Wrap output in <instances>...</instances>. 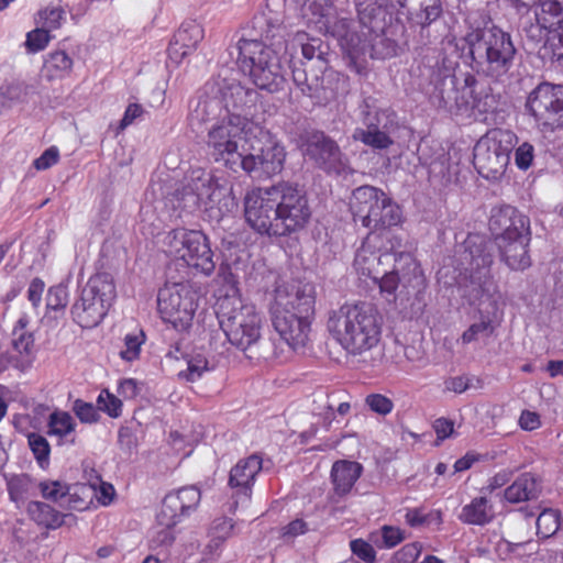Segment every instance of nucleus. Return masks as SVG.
I'll return each instance as SVG.
<instances>
[{
  "instance_id": "f257e3e1",
  "label": "nucleus",
  "mask_w": 563,
  "mask_h": 563,
  "mask_svg": "<svg viewBox=\"0 0 563 563\" xmlns=\"http://www.w3.org/2000/svg\"><path fill=\"white\" fill-rule=\"evenodd\" d=\"M244 218L257 233L284 236L300 230L310 218L306 197L287 183L254 188L244 197Z\"/></svg>"
},
{
  "instance_id": "f03ea898",
  "label": "nucleus",
  "mask_w": 563,
  "mask_h": 563,
  "mask_svg": "<svg viewBox=\"0 0 563 563\" xmlns=\"http://www.w3.org/2000/svg\"><path fill=\"white\" fill-rule=\"evenodd\" d=\"M228 283V292L217 300V314L230 344L251 361H285L287 356L284 350H278L273 342L263 338V319L254 305L242 299L233 276Z\"/></svg>"
},
{
  "instance_id": "7ed1b4c3",
  "label": "nucleus",
  "mask_w": 563,
  "mask_h": 563,
  "mask_svg": "<svg viewBox=\"0 0 563 563\" xmlns=\"http://www.w3.org/2000/svg\"><path fill=\"white\" fill-rule=\"evenodd\" d=\"M409 0H356L358 22L336 21L332 33L343 52L356 62L366 55L386 58L394 54V43L383 34L384 10L399 11Z\"/></svg>"
},
{
  "instance_id": "20e7f679",
  "label": "nucleus",
  "mask_w": 563,
  "mask_h": 563,
  "mask_svg": "<svg viewBox=\"0 0 563 563\" xmlns=\"http://www.w3.org/2000/svg\"><path fill=\"white\" fill-rule=\"evenodd\" d=\"M218 110L219 118L208 128L207 150L216 162L236 170L245 153L246 143L252 134L258 131V123L241 114L231 113L228 109H220L217 100L199 101L192 117L208 121Z\"/></svg>"
},
{
  "instance_id": "39448f33",
  "label": "nucleus",
  "mask_w": 563,
  "mask_h": 563,
  "mask_svg": "<svg viewBox=\"0 0 563 563\" xmlns=\"http://www.w3.org/2000/svg\"><path fill=\"white\" fill-rule=\"evenodd\" d=\"M382 327L377 308L366 301L344 303L330 312L327 322L330 336L346 355L363 360L378 346Z\"/></svg>"
},
{
  "instance_id": "423d86ee",
  "label": "nucleus",
  "mask_w": 563,
  "mask_h": 563,
  "mask_svg": "<svg viewBox=\"0 0 563 563\" xmlns=\"http://www.w3.org/2000/svg\"><path fill=\"white\" fill-rule=\"evenodd\" d=\"M314 311V287L311 284L280 283L271 305L272 322L280 339L294 351L310 340Z\"/></svg>"
},
{
  "instance_id": "0eeeda50",
  "label": "nucleus",
  "mask_w": 563,
  "mask_h": 563,
  "mask_svg": "<svg viewBox=\"0 0 563 563\" xmlns=\"http://www.w3.org/2000/svg\"><path fill=\"white\" fill-rule=\"evenodd\" d=\"M239 48L240 67L257 88L271 92L282 88L286 67L292 56V53H288V45L283 37L275 38L269 44L257 40H243Z\"/></svg>"
},
{
  "instance_id": "6e6552de",
  "label": "nucleus",
  "mask_w": 563,
  "mask_h": 563,
  "mask_svg": "<svg viewBox=\"0 0 563 563\" xmlns=\"http://www.w3.org/2000/svg\"><path fill=\"white\" fill-rule=\"evenodd\" d=\"M350 209L354 221L371 230L369 233L387 232L404 222L400 206L384 190L374 186L354 189Z\"/></svg>"
},
{
  "instance_id": "1a4fd4ad",
  "label": "nucleus",
  "mask_w": 563,
  "mask_h": 563,
  "mask_svg": "<svg viewBox=\"0 0 563 563\" xmlns=\"http://www.w3.org/2000/svg\"><path fill=\"white\" fill-rule=\"evenodd\" d=\"M177 196L181 208L203 207L216 218L223 217L236 206L232 188L220 184L210 173L201 168L190 172L183 190Z\"/></svg>"
},
{
  "instance_id": "9d476101",
  "label": "nucleus",
  "mask_w": 563,
  "mask_h": 563,
  "mask_svg": "<svg viewBox=\"0 0 563 563\" xmlns=\"http://www.w3.org/2000/svg\"><path fill=\"white\" fill-rule=\"evenodd\" d=\"M164 253L187 267L209 276L216 268L208 236L199 230L176 229L167 232L162 241Z\"/></svg>"
},
{
  "instance_id": "9b49d317",
  "label": "nucleus",
  "mask_w": 563,
  "mask_h": 563,
  "mask_svg": "<svg viewBox=\"0 0 563 563\" xmlns=\"http://www.w3.org/2000/svg\"><path fill=\"white\" fill-rule=\"evenodd\" d=\"M391 271L386 266L378 276L379 290L387 300L402 303L405 298L413 295L418 300L427 287L426 277L420 265L410 253L400 252L394 256Z\"/></svg>"
},
{
  "instance_id": "f8f14e48",
  "label": "nucleus",
  "mask_w": 563,
  "mask_h": 563,
  "mask_svg": "<svg viewBox=\"0 0 563 563\" xmlns=\"http://www.w3.org/2000/svg\"><path fill=\"white\" fill-rule=\"evenodd\" d=\"M286 161V150L280 141L258 124L246 143L245 153L238 166L249 175L273 177L279 174Z\"/></svg>"
},
{
  "instance_id": "ddd939ff",
  "label": "nucleus",
  "mask_w": 563,
  "mask_h": 563,
  "mask_svg": "<svg viewBox=\"0 0 563 563\" xmlns=\"http://www.w3.org/2000/svg\"><path fill=\"white\" fill-rule=\"evenodd\" d=\"M117 298L113 277L107 273L90 277L73 306L75 321L82 328L98 325L107 316Z\"/></svg>"
},
{
  "instance_id": "4468645a",
  "label": "nucleus",
  "mask_w": 563,
  "mask_h": 563,
  "mask_svg": "<svg viewBox=\"0 0 563 563\" xmlns=\"http://www.w3.org/2000/svg\"><path fill=\"white\" fill-rule=\"evenodd\" d=\"M198 291L187 283L166 284L157 295V309L162 320L175 331L187 332L198 308Z\"/></svg>"
},
{
  "instance_id": "2eb2a0df",
  "label": "nucleus",
  "mask_w": 563,
  "mask_h": 563,
  "mask_svg": "<svg viewBox=\"0 0 563 563\" xmlns=\"http://www.w3.org/2000/svg\"><path fill=\"white\" fill-rule=\"evenodd\" d=\"M473 60L486 62L490 71L504 74L510 67L515 47L509 34L500 29L474 30L465 36Z\"/></svg>"
},
{
  "instance_id": "dca6fc26",
  "label": "nucleus",
  "mask_w": 563,
  "mask_h": 563,
  "mask_svg": "<svg viewBox=\"0 0 563 563\" xmlns=\"http://www.w3.org/2000/svg\"><path fill=\"white\" fill-rule=\"evenodd\" d=\"M518 139L509 130L494 129L482 136L474 147V166L486 179H498L510 161Z\"/></svg>"
},
{
  "instance_id": "f3484780",
  "label": "nucleus",
  "mask_w": 563,
  "mask_h": 563,
  "mask_svg": "<svg viewBox=\"0 0 563 563\" xmlns=\"http://www.w3.org/2000/svg\"><path fill=\"white\" fill-rule=\"evenodd\" d=\"M527 108L543 131L563 128V86L548 82L532 90Z\"/></svg>"
},
{
  "instance_id": "a211bd4d",
  "label": "nucleus",
  "mask_w": 563,
  "mask_h": 563,
  "mask_svg": "<svg viewBox=\"0 0 563 563\" xmlns=\"http://www.w3.org/2000/svg\"><path fill=\"white\" fill-rule=\"evenodd\" d=\"M538 24L549 30L542 56L550 59L563 57V0H538Z\"/></svg>"
},
{
  "instance_id": "6ab92c4d",
  "label": "nucleus",
  "mask_w": 563,
  "mask_h": 563,
  "mask_svg": "<svg viewBox=\"0 0 563 563\" xmlns=\"http://www.w3.org/2000/svg\"><path fill=\"white\" fill-rule=\"evenodd\" d=\"M382 236L377 233H368L361 246L356 250L353 269L361 279L378 280L382 269L394 260L396 254L380 251Z\"/></svg>"
},
{
  "instance_id": "aec40b11",
  "label": "nucleus",
  "mask_w": 563,
  "mask_h": 563,
  "mask_svg": "<svg viewBox=\"0 0 563 563\" xmlns=\"http://www.w3.org/2000/svg\"><path fill=\"white\" fill-rule=\"evenodd\" d=\"M463 291L468 302L477 307L482 313L490 314L497 310L500 294L488 267L472 273Z\"/></svg>"
},
{
  "instance_id": "412c9836",
  "label": "nucleus",
  "mask_w": 563,
  "mask_h": 563,
  "mask_svg": "<svg viewBox=\"0 0 563 563\" xmlns=\"http://www.w3.org/2000/svg\"><path fill=\"white\" fill-rule=\"evenodd\" d=\"M201 493L195 486L183 487L165 496L159 509V520L164 525H178L190 516L200 504Z\"/></svg>"
},
{
  "instance_id": "4be33fe9",
  "label": "nucleus",
  "mask_w": 563,
  "mask_h": 563,
  "mask_svg": "<svg viewBox=\"0 0 563 563\" xmlns=\"http://www.w3.org/2000/svg\"><path fill=\"white\" fill-rule=\"evenodd\" d=\"M529 242V234L525 230H518L517 227H508L505 232L497 238L501 258L510 269L523 271L531 265V260L528 254Z\"/></svg>"
},
{
  "instance_id": "5701e85b",
  "label": "nucleus",
  "mask_w": 563,
  "mask_h": 563,
  "mask_svg": "<svg viewBox=\"0 0 563 563\" xmlns=\"http://www.w3.org/2000/svg\"><path fill=\"white\" fill-rule=\"evenodd\" d=\"M305 153L327 172L340 174L346 167L339 146L323 134H313L307 143Z\"/></svg>"
},
{
  "instance_id": "b1692460",
  "label": "nucleus",
  "mask_w": 563,
  "mask_h": 563,
  "mask_svg": "<svg viewBox=\"0 0 563 563\" xmlns=\"http://www.w3.org/2000/svg\"><path fill=\"white\" fill-rule=\"evenodd\" d=\"M263 467V461L258 455H250L240 460L231 470L229 484L232 488H239V495L243 503L251 498V488L256 476Z\"/></svg>"
},
{
  "instance_id": "393cba45",
  "label": "nucleus",
  "mask_w": 563,
  "mask_h": 563,
  "mask_svg": "<svg viewBox=\"0 0 563 563\" xmlns=\"http://www.w3.org/2000/svg\"><path fill=\"white\" fill-rule=\"evenodd\" d=\"M205 36L203 27L196 21H189L181 24L174 35V40L168 48L172 59L180 60L191 51L196 49Z\"/></svg>"
},
{
  "instance_id": "a878e982",
  "label": "nucleus",
  "mask_w": 563,
  "mask_h": 563,
  "mask_svg": "<svg viewBox=\"0 0 563 563\" xmlns=\"http://www.w3.org/2000/svg\"><path fill=\"white\" fill-rule=\"evenodd\" d=\"M26 320L24 318L19 319L13 330L12 350L8 364H2L0 361V372L4 371L8 366L24 368L30 364L29 355L32 352L34 340L33 335L24 330Z\"/></svg>"
},
{
  "instance_id": "bb28decb",
  "label": "nucleus",
  "mask_w": 563,
  "mask_h": 563,
  "mask_svg": "<svg viewBox=\"0 0 563 563\" xmlns=\"http://www.w3.org/2000/svg\"><path fill=\"white\" fill-rule=\"evenodd\" d=\"M363 471L360 463L341 460L332 465L331 478L335 494L344 496L349 494Z\"/></svg>"
},
{
  "instance_id": "cd10ccee",
  "label": "nucleus",
  "mask_w": 563,
  "mask_h": 563,
  "mask_svg": "<svg viewBox=\"0 0 563 563\" xmlns=\"http://www.w3.org/2000/svg\"><path fill=\"white\" fill-rule=\"evenodd\" d=\"M494 518V510L486 497H476L470 504L465 505L459 519L467 525L484 526Z\"/></svg>"
},
{
  "instance_id": "c85d7f7f",
  "label": "nucleus",
  "mask_w": 563,
  "mask_h": 563,
  "mask_svg": "<svg viewBox=\"0 0 563 563\" xmlns=\"http://www.w3.org/2000/svg\"><path fill=\"white\" fill-rule=\"evenodd\" d=\"M73 58L64 51H54L47 54L43 65V76L49 80L64 79L71 74Z\"/></svg>"
},
{
  "instance_id": "c756f323",
  "label": "nucleus",
  "mask_w": 563,
  "mask_h": 563,
  "mask_svg": "<svg viewBox=\"0 0 563 563\" xmlns=\"http://www.w3.org/2000/svg\"><path fill=\"white\" fill-rule=\"evenodd\" d=\"M539 490L537 479L531 474L526 473L505 489L504 496L509 503H521L536 498Z\"/></svg>"
},
{
  "instance_id": "7c9ffc66",
  "label": "nucleus",
  "mask_w": 563,
  "mask_h": 563,
  "mask_svg": "<svg viewBox=\"0 0 563 563\" xmlns=\"http://www.w3.org/2000/svg\"><path fill=\"white\" fill-rule=\"evenodd\" d=\"M26 512L37 526L46 529H57L64 523V515L42 501L29 503Z\"/></svg>"
},
{
  "instance_id": "2f4dec72",
  "label": "nucleus",
  "mask_w": 563,
  "mask_h": 563,
  "mask_svg": "<svg viewBox=\"0 0 563 563\" xmlns=\"http://www.w3.org/2000/svg\"><path fill=\"white\" fill-rule=\"evenodd\" d=\"M75 431L76 421L70 413L56 410L49 415L47 421V434L49 437L57 438L60 444L70 437V442H74Z\"/></svg>"
},
{
  "instance_id": "473e14b6",
  "label": "nucleus",
  "mask_w": 563,
  "mask_h": 563,
  "mask_svg": "<svg viewBox=\"0 0 563 563\" xmlns=\"http://www.w3.org/2000/svg\"><path fill=\"white\" fill-rule=\"evenodd\" d=\"M93 497V486L86 484L69 485L63 507L74 510H85Z\"/></svg>"
},
{
  "instance_id": "72a5a7b5",
  "label": "nucleus",
  "mask_w": 563,
  "mask_h": 563,
  "mask_svg": "<svg viewBox=\"0 0 563 563\" xmlns=\"http://www.w3.org/2000/svg\"><path fill=\"white\" fill-rule=\"evenodd\" d=\"M405 540V531L394 526H383L369 534V541L379 548L391 549Z\"/></svg>"
},
{
  "instance_id": "f704fd0d",
  "label": "nucleus",
  "mask_w": 563,
  "mask_h": 563,
  "mask_svg": "<svg viewBox=\"0 0 563 563\" xmlns=\"http://www.w3.org/2000/svg\"><path fill=\"white\" fill-rule=\"evenodd\" d=\"M353 139L363 142L374 148H387L391 143V139L383 131H379L373 124H368L367 129H356Z\"/></svg>"
},
{
  "instance_id": "c9c22d12",
  "label": "nucleus",
  "mask_w": 563,
  "mask_h": 563,
  "mask_svg": "<svg viewBox=\"0 0 563 563\" xmlns=\"http://www.w3.org/2000/svg\"><path fill=\"white\" fill-rule=\"evenodd\" d=\"M8 492L10 499L16 504L18 507L24 503L32 488V482L26 475H11L7 479Z\"/></svg>"
},
{
  "instance_id": "e433bc0d",
  "label": "nucleus",
  "mask_w": 563,
  "mask_h": 563,
  "mask_svg": "<svg viewBox=\"0 0 563 563\" xmlns=\"http://www.w3.org/2000/svg\"><path fill=\"white\" fill-rule=\"evenodd\" d=\"M561 516L559 510L544 508L537 518V533L542 538H550L559 530Z\"/></svg>"
},
{
  "instance_id": "4c0bfd02",
  "label": "nucleus",
  "mask_w": 563,
  "mask_h": 563,
  "mask_svg": "<svg viewBox=\"0 0 563 563\" xmlns=\"http://www.w3.org/2000/svg\"><path fill=\"white\" fill-rule=\"evenodd\" d=\"M65 20V11L57 5L46 7L40 10L35 18L36 24L48 32L59 29Z\"/></svg>"
},
{
  "instance_id": "58836bf2",
  "label": "nucleus",
  "mask_w": 563,
  "mask_h": 563,
  "mask_svg": "<svg viewBox=\"0 0 563 563\" xmlns=\"http://www.w3.org/2000/svg\"><path fill=\"white\" fill-rule=\"evenodd\" d=\"M186 369L180 371L178 373V377L187 382H196L203 375V373L209 371L208 360L201 353L188 355L186 358Z\"/></svg>"
},
{
  "instance_id": "ea45409f",
  "label": "nucleus",
  "mask_w": 563,
  "mask_h": 563,
  "mask_svg": "<svg viewBox=\"0 0 563 563\" xmlns=\"http://www.w3.org/2000/svg\"><path fill=\"white\" fill-rule=\"evenodd\" d=\"M406 523L412 528L430 525H441L442 516L439 510L426 511L423 508H409L405 515Z\"/></svg>"
},
{
  "instance_id": "a19ab883",
  "label": "nucleus",
  "mask_w": 563,
  "mask_h": 563,
  "mask_svg": "<svg viewBox=\"0 0 563 563\" xmlns=\"http://www.w3.org/2000/svg\"><path fill=\"white\" fill-rule=\"evenodd\" d=\"M177 525H164L159 520V512L156 516V523L153 527L150 538L151 548L168 547L175 540L174 528Z\"/></svg>"
},
{
  "instance_id": "79ce46f5",
  "label": "nucleus",
  "mask_w": 563,
  "mask_h": 563,
  "mask_svg": "<svg viewBox=\"0 0 563 563\" xmlns=\"http://www.w3.org/2000/svg\"><path fill=\"white\" fill-rule=\"evenodd\" d=\"M51 40L52 36L49 32L37 25V27L26 33L24 42L25 51L30 54L42 52L47 47Z\"/></svg>"
},
{
  "instance_id": "37998d69",
  "label": "nucleus",
  "mask_w": 563,
  "mask_h": 563,
  "mask_svg": "<svg viewBox=\"0 0 563 563\" xmlns=\"http://www.w3.org/2000/svg\"><path fill=\"white\" fill-rule=\"evenodd\" d=\"M29 95V85L20 79L5 81L0 87V98L7 102L22 101Z\"/></svg>"
},
{
  "instance_id": "c03bdc74",
  "label": "nucleus",
  "mask_w": 563,
  "mask_h": 563,
  "mask_svg": "<svg viewBox=\"0 0 563 563\" xmlns=\"http://www.w3.org/2000/svg\"><path fill=\"white\" fill-rule=\"evenodd\" d=\"M145 342V335L142 331L129 333L124 338V346L120 352L122 360L133 362L139 358L141 346Z\"/></svg>"
},
{
  "instance_id": "a18cd8bd",
  "label": "nucleus",
  "mask_w": 563,
  "mask_h": 563,
  "mask_svg": "<svg viewBox=\"0 0 563 563\" xmlns=\"http://www.w3.org/2000/svg\"><path fill=\"white\" fill-rule=\"evenodd\" d=\"M27 442L40 466L45 468L48 465L51 452L47 440L41 434L30 433L27 437Z\"/></svg>"
},
{
  "instance_id": "49530a36",
  "label": "nucleus",
  "mask_w": 563,
  "mask_h": 563,
  "mask_svg": "<svg viewBox=\"0 0 563 563\" xmlns=\"http://www.w3.org/2000/svg\"><path fill=\"white\" fill-rule=\"evenodd\" d=\"M68 486L60 481H43L40 483V490L45 499L58 503L63 507Z\"/></svg>"
},
{
  "instance_id": "de8ad7c7",
  "label": "nucleus",
  "mask_w": 563,
  "mask_h": 563,
  "mask_svg": "<svg viewBox=\"0 0 563 563\" xmlns=\"http://www.w3.org/2000/svg\"><path fill=\"white\" fill-rule=\"evenodd\" d=\"M98 409L111 418H118L122 412V401L108 389H102L97 398Z\"/></svg>"
},
{
  "instance_id": "09e8293b",
  "label": "nucleus",
  "mask_w": 563,
  "mask_h": 563,
  "mask_svg": "<svg viewBox=\"0 0 563 563\" xmlns=\"http://www.w3.org/2000/svg\"><path fill=\"white\" fill-rule=\"evenodd\" d=\"M515 164L521 170L530 168L534 161V146L525 141L517 146L515 145Z\"/></svg>"
},
{
  "instance_id": "8fccbe9b",
  "label": "nucleus",
  "mask_w": 563,
  "mask_h": 563,
  "mask_svg": "<svg viewBox=\"0 0 563 563\" xmlns=\"http://www.w3.org/2000/svg\"><path fill=\"white\" fill-rule=\"evenodd\" d=\"M365 404L373 412L380 416H387L394 409L393 400L382 394L367 395L365 398Z\"/></svg>"
},
{
  "instance_id": "3c124183",
  "label": "nucleus",
  "mask_w": 563,
  "mask_h": 563,
  "mask_svg": "<svg viewBox=\"0 0 563 563\" xmlns=\"http://www.w3.org/2000/svg\"><path fill=\"white\" fill-rule=\"evenodd\" d=\"M68 302V291L65 286L57 285L48 289L46 306L52 310L64 309Z\"/></svg>"
},
{
  "instance_id": "603ef678",
  "label": "nucleus",
  "mask_w": 563,
  "mask_h": 563,
  "mask_svg": "<svg viewBox=\"0 0 563 563\" xmlns=\"http://www.w3.org/2000/svg\"><path fill=\"white\" fill-rule=\"evenodd\" d=\"M350 549L354 555L366 563H374L376 561V551L368 541L354 539L350 542Z\"/></svg>"
},
{
  "instance_id": "864d4df0",
  "label": "nucleus",
  "mask_w": 563,
  "mask_h": 563,
  "mask_svg": "<svg viewBox=\"0 0 563 563\" xmlns=\"http://www.w3.org/2000/svg\"><path fill=\"white\" fill-rule=\"evenodd\" d=\"M73 410L81 422L93 423L99 419L98 409L90 402L77 399Z\"/></svg>"
},
{
  "instance_id": "5fc2aeb1",
  "label": "nucleus",
  "mask_w": 563,
  "mask_h": 563,
  "mask_svg": "<svg viewBox=\"0 0 563 563\" xmlns=\"http://www.w3.org/2000/svg\"><path fill=\"white\" fill-rule=\"evenodd\" d=\"M233 527L231 519L218 518L212 522L209 536L227 541L232 536Z\"/></svg>"
},
{
  "instance_id": "6e6d98bb",
  "label": "nucleus",
  "mask_w": 563,
  "mask_h": 563,
  "mask_svg": "<svg viewBox=\"0 0 563 563\" xmlns=\"http://www.w3.org/2000/svg\"><path fill=\"white\" fill-rule=\"evenodd\" d=\"M59 161V150L56 146H51L43 152V154L33 162V166L37 170H45L57 164Z\"/></svg>"
},
{
  "instance_id": "4d7b16f0",
  "label": "nucleus",
  "mask_w": 563,
  "mask_h": 563,
  "mask_svg": "<svg viewBox=\"0 0 563 563\" xmlns=\"http://www.w3.org/2000/svg\"><path fill=\"white\" fill-rule=\"evenodd\" d=\"M142 390V384L134 378L120 380L118 394L124 399H134Z\"/></svg>"
},
{
  "instance_id": "13d9d810",
  "label": "nucleus",
  "mask_w": 563,
  "mask_h": 563,
  "mask_svg": "<svg viewBox=\"0 0 563 563\" xmlns=\"http://www.w3.org/2000/svg\"><path fill=\"white\" fill-rule=\"evenodd\" d=\"M518 423L525 431H534L542 424L540 415L531 410H523L519 417Z\"/></svg>"
},
{
  "instance_id": "bf43d9fd",
  "label": "nucleus",
  "mask_w": 563,
  "mask_h": 563,
  "mask_svg": "<svg viewBox=\"0 0 563 563\" xmlns=\"http://www.w3.org/2000/svg\"><path fill=\"white\" fill-rule=\"evenodd\" d=\"M44 290L45 283L41 278L36 277L30 282L26 294L33 307L40 306Z\"/></svg>"
},
{
  "instance_id": "052dcab7",
  "label": "nucleus",
  "mask_w": 563,
  "mask_h": 563,
  "mask_svg": "<svg viewBox=\"0 0 563 563\" xmlns=\"http://www.w3.org/2000/svg\"><path fill=\"white\" fill-rule=\"evenodd\" d=\"M305 41H306V34L298 33L291 43V47L290 48L288 47V53H291L290 51H292L296 45H300L301 53H302L303 57L307 59H312L316 56L317 46L314 45V43H306ZM286 44L289 46L288 43H286Z\"/></svg>"
},
{
  "instance_id": "680f3d73",
  "label": "nucleus",
  "mask_w": 563,
  "mask_h": 563,
  "mask_svg": "<svg viewBox=\"0 0 563 563\" xmlns=\"http://www.w3.org/2000/svg\"><path fill=\"white\" fill-rule=\"evenodd\" d=\"M471 386V379L467 376H454L444 380V389L455 394L466 391Z\"/></svg>"
},
{
  "instance_id": "e2e57ef3",
  "label": "nucleus",
  "mask_w": 563,
  "mask_h": 563,
  "mask_svg": "<svg viewBox=\"0 0 563 563\" xmlns=\"http://www.w3.org/2000/svg\"><path fill=\"white\" fill-rule=\"evenodd\" d=\"M115 495L114 487L109 483H100L98 488L93 487V496L97 497L98 501L103 505L108 506L112 503Z\"/></svg>"
},
{
  "instance_id": "0e129e2a",
  "label": "nucleus",
  "mask_w": 563,
  "mask_h": 563,
  "mask_svg": "<svg viewBox=\"0 0 563 563\" xmlns=\"http://www.w3.org/2000/svg\"><path fill=\"white\" fill-rule=\"evenodd\" d=\"M422 551L420 542H412L404 545L397 553L405 563H413L418 560Z\"/></svg>"
},
{
  "instance_id": "69168bd1",
  "label": "nucleus",
  "mask_w": 563,
  "mask_h": 563,
  "mask_svg": "<svg viewBox=\"0 0 563 563\" xmlns=\"http://www.w3.org/2000/svg\"><path fill=\"white\" fill-rule=\"evenodd\" d=\"M489 329V321H481L472 324L462 335L463 343H471L475 341L481 333H487Z\"/></svg>"
},
{
  "instance_id": "338daca9",
  "label": "nucleus",
  "mask_w": 563,
  "mask_h": 563,
  "mask_svg": "<svg viewBox=\"0 0 563 563\" xmlns=\"http://www.w3.org/2000/svg\"><path fill=\"white\" fill-rule=\"evenodd\" d=\"M433 429L439 440H445L453 433L454 423L449 419L439 418L434 421Z\"/></svg>"
},
{
  "instance_id": "774afa93",
  "label": "nucleus",
  "mask_w": 563,
  "mask_h": 563,
  "mask_svg": "<svg viewBox=\"0 0 563 563\" xmlns=\"http://www.w3.org/2000/svg\"><path fill=\"white\" fill-rule=\"evenodd\" d=\"M328 0H305L303 10L310 11L313 15L323 18L329 11Z\"/></svg>"
}]
</instances>
